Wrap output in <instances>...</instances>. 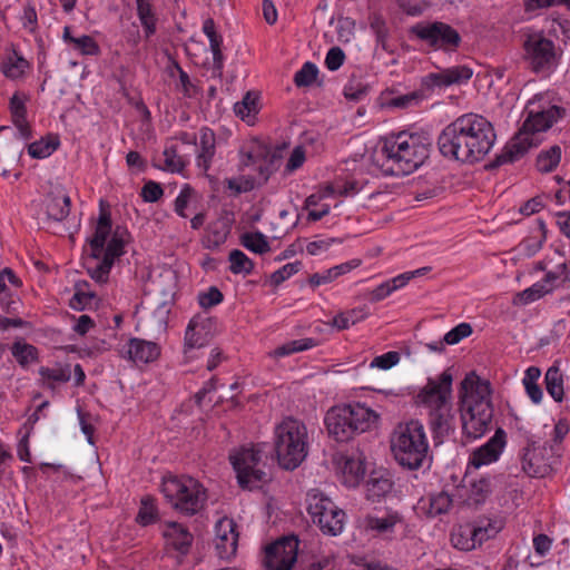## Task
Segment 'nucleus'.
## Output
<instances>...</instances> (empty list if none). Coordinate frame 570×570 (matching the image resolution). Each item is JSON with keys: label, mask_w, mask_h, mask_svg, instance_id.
<instances>
[{"label": "nucleus", "mask_w": 570, "mask_h": 570, "mask_svg": "<svg viewBox=\"0 0 570 570\" xmlns=\"http://www.w3.org/2000/svg\"><path fill=\"white\" fill-rule=\"evenodd\" d=\"M368 24L376 37V45L381 46L384 51L391 52L390 29L383 17L375 12L371 13Z\"/></svg>", "instance_id": "nucleus-34"}, {"label": "nucleus", "mask_w": 570, "mask_h": 570, "mask_svg": "<svg viewBox=\"0 0 570 570\" xmlns=\"http://www.w3.org/2000/svg\"><path fill=\"white\" fill-rule=\"evenodd\" d=\"M46 213L49 219L62 222L70 213V197L58 190L47 195Z\"/></svg>", "instance_id": "nucleus-28"}, {"label": "nucleus", "mask_w": 570, "mask_h": 570, "mask_svg": "<svg viewBox=\"0 0 570 570\" xmlns=\"http://www.w3.org/2000/svg\"><path fill=\"white\" fill-rule=\"evenodd\" d=\"M223 299V293L215 286H212L208 291L198 294V303L203 308L216 306L222 303Z\"/></svg>", "instance_id": "nucleus-57"}, {"label": "nucleus", "mask_w": 570, "mask_h": 570, "mask_svg": "<svg viewBox=\"0 0 570 570\" xmlns=\"http://www.w3.org/2000/svg\"><path fill=\"white\" fill-rule=\"evenodd\" d=\"M429 450L423 424L411 420L397 425V442L394 443V460L407 470L422 466Z\"/></svg>", "instance_id": "nucleus-4"}, {"label": "nucleus", "mask_w": 570, "mask_h": 570, "mask_svg": "<svg viewBox=\"0 0 570 570\" xmlns=\"http://www.w3.org/2000/svg\"><path fill=\"white\" fill-rule=\"evenodd\" d=\"M318 73L317 67L313 62H305L303 67L295 73L294 83L297 87H307L311 86Z\"/></svg>", "instance_id": "nucleus-50"}, {"label": "nucleus", "mask_w": 570, "mask_h": 570, "mask_svg": "<svg viewBox=\"0 0 570 570\" xmlns=\"http://www.w3.org/2000/svg\"><path fill=\"white\" fill-rule=\"evenodd\" d=\"M165 157V166L163 167L166 170L171 173H180L185 168V161L177 154L176 147H169L164 150Z\"/></svg>", "instance_id": "nucleus-53"}, {"label": "nucleus", "mask_w": 570, "mask_h": 570, "mask_svg": "<svg viewBox=\"0 0 570 570\" xmlns=\"http://www.w3.org/2000/svg\"><path fill=\"white\" fill-rule=\"evenodd\" d=\"M258 97L253 92H247L242 101L235 104L234 110L243 120L255 116L258 112Z\"/></svg>", "instance_id": "nucleus-46"}, {"label": "nucleus", "mask_w": 570, "mask_h": 570, "mask_svg": "<svg viewBox=\"0 0 570 570\" xmlns=\"http://www.w3.org/2000/svg\"><path fill=\"white\" fill-rule=\"evenodd\" d=\"M392 491V481L389 478L375 476L373 473L366 483V498L373 502L380 501Z\"/></svg>", "instance_id": "nucleus-37"}, {"label": "nucleus", "mask_w": 570, "mask_h": 570, "mask_svg": "<svg viewBox=\"0 0 570 570\" xmlns=\"http://www.w3.org/2000/svg\"><path fill=\"white\" fill-rule=\"evenodd\" d=\"M137 16L142 26L145 38L149 39L157 31V17L151 0H136Z\"/></svg>", "instance_id": "nucleus-32"}, {"label": "nucleus", "mask_w": 570, "mask_h": 570, "mask_svg": "<svg viewBox=\"0 0 570 570\" xmlns=\"http://www.w3.org/2000/svg\"><path fill=\"white\" fill-rule=\"evenodd\" d=\"M521 48L523 62L534 73L550 72L558 65L556 43L543 31L523 33Z\"/></svg>", "instance_id": "nucleus-6"}, {"label": "nucleus", "mask_w": 570, "mask_h": 570, "mask_svg": "<svg viewBox=\"0 0 570 570\" xmlns=\"http://www.w3.org/2000/svg\"><path fill=\"white\" fill-rule=\"evenodd\" d=\"M364 318V313L361 309H351L343 313L337 314L333 321L332 325L336 327L338 331L347 330L352 325H355L360 321Z\"/></svg>", "instance_id": "nucleus-49"}, {"label": "nucleus", "mask_w": 570, "mask_h": 570, "mask_svg": "<svg viewBox=\"0 0 570 570\" xmlns=\"http://www.w3.org/2000/svg\"><path fill=\"white\" fill-rule=\"evenodd\" d=\"M233 519L223 518L215 527V549L220 559H230L236 554L238 533Z\"/></svg>", "instance_id": "nucleus-17"}, {"label": "nucleus", "mask_w": 570, "mask_h": 570, "mask_svg": "<svg viewBox=\"0 0 570 570\" xmlns=\"http://www.w3.org/2000/svg\"><path fill=\"white\" fill-rule=\"evenodd\" d=\"M216 138L212 129L204 127L200 129L199 151L197 155V166L204 171L210 167L212 159L215 155Z\"/></svg>", "instance_id": "nucleus-30"}, {"label": "nucleus", "mask_w": 570, "mask_h": 570, "mask_svg": "<svg viewBox=\"0 0 570 570\" xmlns=\"http://www.w3.org/2000/svg\"><path fill=\"white\" fill-rule=\"evenodd\" d=\"M214 322L209 317L197 315L193 317L186 328L184 354L187 358L194 357V350L206 346L214 337Z\"/></svg>", "instance_id": "nucleus-14"}, {"label": "nucleus", "mask_w": 570, "mask_h": 570, "mask_svg": "<svg viewBox=\"0 0 570 570\" xmlns=\"http://www.w3.org/2000/svg\"><path fill=\"white\" fill-rule=\"evenodd\" d=\"M337 465L342 472L343 483L348 488L358 485L365 474L364 461L361 456L342 455L337 460Z\"/></svg>", "instance_id": "nucleus-27"}, {"label": "nucleus", "mask_w": 570, "mask_h": 570, "mask_svg": "<svg viewBox=\"0 0 570 570\" xmlns=\"http://www.w3.org/2000/svg\"><path fill=\"white\" fill-rule=\"evenodd\" d=\"M317 345L316 340L307 337L284 343L272 353L274 357H284L297 352L309 350Z\"/></svg>", "instance_id": "nucleus-39"}, {"label": "nucleus", "mask_w": 570, "mask_h": 570, "mask_svg": "<svg viewBox=\"0 0 570 570\" xmlns=\"http://www.w3.org/2000/svg\"><path fill=\"white\" fill-rule=\"evenodd\" d=\"M452 391V375L444 371L438 380L429 379L417 397L420 402L431 410L450 403Z\"/></svg>", "instance_id": "nucleus-15"}, {"label": "nucleus", "mask_w": 570, "mask_h": 570, "mask_svg": "<svg viewBox=\"0 0 570 570\" xmlns=\"http://www.w3.org/2000/svg\"><path fill=\"white\" fill-rule=\"evenodd\" d=\"M275 452L279 465L294 470L306 459L308 436L305 424L296 419L286 417L275 428Z\"/></svg>", "instance_id": "nucleus-3"}, {"label": "nucleus", "mask_w": 570, "mask_h": 570, "mask_svg": "<svg viewBox=\"0 0 570 570\" xmlns=\"http://www.w3.org/2000/svg\"><path fill=\"white\" fill-rule=\"evenodd\" d=\"M546 389L556 402H561L564 395L563 375L558 365L548 368L544 376Z\"/></svg>", "instance_id": "nucleus-36"}, {"label": "nucleus", "mask_w": 570, "mask_h": 570, "mask_svg": "<svg viewBox=\"0 0 570 570\" xmlns=\"http://www.w3.org/2000/svg\"><path fill=\"white\" fill-rule=\"evenodd\" d=\"M561 154V147L558 145H553L549 149L540 151L535 159L537 169L544 174L553 171L560 164Z\"/></svg>", "instance_id": "nucleus-35"}, {"label": "nucleus", "mask_w": 570, "mask_h": 570, "mask_svg": "<svg viewBox=\"0 0 570 570\" xmlns=\"http://www.w3.org/2000/svg\"><path fill=\"white\" fill-rule=\"evenodd\" d=\"M492 492L490 478H480L470 484L469 500L474 504H480L485 501L488 495Z\"/></svg>", "instance_id": "nucleus-44"}, {"label": "nucleus", "mask_w": 570, "mask_h": 570, "mask_svg": "<svg viewBox=\"0 0 570 570\" xmlns=\"http://www.w3.org/2000/svg\"><path fill=\"white\" fill-rule=\"evenodd\" d=\"M229 269L233 274L249 275L254 271V263L242 250L233 249L229 253Z\"/></svg>", "instance_id": "nucleus-42"}, {"label": "nucleus", "mask_w": 570, "mask_h": 570, "mask_svg": "<svg viewBox=\"0 0 570 570\" xmlns=\"http://www.w3.org/2000/svg\"><path fill=\"white\" fill-rule=\"evenodd\" d=\"M240 244L255 254L262 255L271 250V245L266 236L261 232L243 234Z\"/></svg>", "instance_id": "nucleus-41"}, {"label": "nucleus", "mask_w": 570, "mask_h": 570, "mask_svg": "<svg viewBox=\"0 0 570 570\" xmlns=\"http://www.w3.org/2000/svg\"><path fill=\"white\" fill-rule=\"evenodd\" d=\"M507 444V433L502 428L495 430L494 435L483 445L474 450L470 464L474 468L495 462Z\"/></svg>", "instance_id": "nucleus-19"}, {"label": "nucleus", "mask_w": 570, "mask_h": 570, "mask_svg": "<svg viewBox=\"0 0 570 570\" xmlns=\"http://www.w3.org/2000/svg\"><path fill=\"white\" fill-rule=\"evenodd\" d=\"M164 537L166 538L167 544L181 556H186L189 552L194 540L188 529L177 522H168L166 524Z\"/></svg>", "instance_id": "nucleus-26"}, {"label": "nucleus", "mask_w": 570, "mask_h": 570, "mask_svg": "<svg viewBox=\"0 0 570 570\" xmlns=\"http://www.w3.org/2000/svg\"><path fill=\"white\" fill-rule=\"evenodd\" d=\"M164 194L161 186L158 183L149 180L146 183L141 189V197L145 202L155 203L157 202Z\"/></svg>", "instance_id": "nucleus-61"}, {"label": "nucleus", "mask_w": 570, "mask_h": 570, "mask_svg": "<svg viewBox=\"0 0 570 570\" xmlns=\"http://www.w3.org/2000/svg\"><path fill=\"white\" fill-rule=\"evenodd\" d=\"M27 99L26 95L17 91L12 95L9 101L12 122L18 129V137L23 140H29L32 136L31 127L27 121Z\"/></svg>", "instance_id": "nucleus-24"}, {"label": "nucleus", "mask_w": 570, "mask_h": 570, "mask_svg": "<svg viewBox=\"0 0 570 570\" xmlns=\"http://www.w3.org/2000/svg\"><path fill=\"white\" fill-rule=\"evenodd\" d=\"M373 158L385 176L392 175V165L389 164L392 159V147L389 146L387 138L381 139L380 146L375 149Z\"/></svg>", "instance_id": "nucleus-43"}, {"label": "nucleus", "mask_w": 570, "mask_h": 570, "mask_svg": "<svg viewBox=\"0 0 570 570\" xmlns=\"http://www.w3.org/2000/svg\"><path fill=\"white\" fill-rule=\"evenodd\" d=\"M452 505V498L451 495L445 492L441 491L436 494L431 495L430 498V507H429V514L432 517L446 513Z\"/></svg>", "instance_id": "nucleus-48"}, {"label": "nucleus", "mask_w": 570, "mask_h": 570, "mask_svg": "<svg viewBox=\"0 0 570 570\" xmlns=\"http://www.w3.org/2000/svg\"><path fill=\"white\" fill-rule=\"evenodd\" d=\"M394 176L413 173L428 158L429 138L422 132L400 131L394 134Z\"/></svg>", "instance_id": "nucleus-7"}, {"label": "nucleus", "mask_w": 570, "mask_h": 570, "mask_svg": "<svg viewBox=\"0 0 570 570\" xmlns=\"http://www.w3.org/2000/svg\"><path fill=\"white\" fill-rule=\"evenodd\" d=\"M111 233V216L110 213L101 209L98 222L96 225V229L94 236L89 239V245L91 249V257L95 259H100L102 256L105 245L108 236Z\"/></svg>", "instance_id": "nucleus-25"}, {"label": "nucleus", "mask_w": 570, "mask_h": 570, "mask_svg": "<svg viewBox=\"0 0 570 570\" xmlns=\"http://www.w3.org/2000/svg\"><path fill=\"white\" fill-rule=\"evenodd\" d=\"M492 404H460L463 435L468 440H476L485 434L493 419Z\"/></svg>", "instance_id": "nucleus-12"}, {"label": "nucleus", "mask_w": 570, "mask_h": 570, "mask_svg": "<svg viewBox=\"0 0 570 570\" xmlns=\"http://www.w3.org/2000/svg\"><path fill=\"white\" fill-rule=\"evenodd\" d=\"M136 521L144 527L157 521V508L155 505V500L151 497H144L141 499Z\"/></svg>", "instance_id": "nucleus-45"}, {"label": "nucleus", "mask_w": 570, "mask_h": 570, "mask_svg": "<svg viewBox=\"0 0 570 570\" xmlns=\"http://www.w3.org/2000/svg\"><path fill=\"white\" fill-rule=\"evenodd\" d=\"M430 425L433 432V439L439 443L454 432L455 416L452 412L451 403L433 407L430 411Z\"/></svg>", "instance_id": "nucleus-23"}, {"label": "nucleus", "mask_w": 570, "mask_h": 570, "mask_svg": "<svg viewBox=\"0 0 570 570\" xmlns=\"http://www.w3.org/2000/svg\"><path fill=\"white\" fill-rule=\"evenodd\" d=\"M430 269L431 267H422L394 276V291L404 287L411 279L425 275Z\"/></svg>", "instance_id": "nucleus-62"}, {"label": "nucleus", "mask_w": 570, "mask_h": 570, "mask_svg": "<svg viewBox=\"0 0 570 570\" xmlns=\"http://www.w3.org/2000/svg\"><path fill=\"white\" fill-rule=\"evenodd\" d=\"M39 375L45 387L55 390L57 385L67 383L70 380L71 368L69 364L53 367L41 366Z\"/></svg>", "instance_id": "nucleus-31"}, {"label": "nucleus", "mask_w": 570, "mask_h": 570, "mask_svg": "<svg viewBox=\"0 0 570 570\" xmlns=\"http://www.w3.org/2000/svg\"><path fill=\"white\" fill-rule=\"evenodd\" d=\"M473 76V70L466 66H453L439 72H431L423 79V85L431 89L434 87H449L468 82Z\"/></svg>", "instance_id": "nucleus-20"}, {"label": "nucleus", "mask_w": 570, "mask_h": 570, "mask_svg": "<svg viewBox=\"0 0 570 570\" xmlns=\"http://www.w3.org/2000/svg\"><path fill=\"white\" fill-rule=\"evenodd\" d=\"M121 355L135 364H147L159 357L160 346L151 341L132 337L122 346Z\"/></svg>", "instance_id": "nucleus-21"}, {"label": "nucleus", "mask_w": 570, "mask_h": 570, "mask_svg": "<svg viewBox=\"0 0 570 570\" xmlns=\"http://www.w3.org/2000/svg\"><path fill=\"white\" fill-rule=\"evenodd\" d=\"M400 9L409 16H420L423 10V1L422 0H396Z\"/></svg>", "instance_id": "nucleus-63"}, {"label": "nucleus", "mask_w": 570, "mask_h": 570, "mask_svg": "<svg viewBox=\"0 0 570 570\" xmlns=\"http://www.w3.org/2000/svg\"><path fill=\"white\" fill-rule=\"evenodd\" d=\"M7 282L18 285L19 279L11 269L4 268L0 272V307L2 309L9 308V288L7 286Z\"/></svg>", "instance_id": "nucleus-51"}, {"label": "nucleus", "mask_w": 570, "mask_h": 570, "mask_svg": "<svg viewBox=\"0 0 570 570\" xmlns=\"http://www.w3.org/2000/svg\"><path fill=\"white\" fill-rule=\"evenodd\" d=\"M489 538L488 528L464 524L453 529L451 543L459 550L470 551Z\"/></svg>", "instance_id": "nucleus-22"}, {"label": "nucleus", "mask_w": 570, "mask_h": 570, "mask_svg": "<svg viewBox=\"0 0 570 570\" xmlns=\"http://www.w3.org/2000/svg\"><path fill=\"white\" fill-rule=\"evenodd\" d=\"M11 354L23 367L38 361V350L24 342H14L11 346Z\"/></svg>", "instance_id": "nucleus-40"}, {"label": "nucleus", "mask_w": 570, "mask_h": 570, "mask_svg": "<svg viewBox=\"0 0 570 570\" xmlns=\"http://www.w3.org/2000/svg\"><path fill=\"white\" fill-rule=\"evenodd\" d=\"M130 234L126 227L117 226L111 235L109 243L104 249L102 258L104 261H109L111 265L116 258L122 256L125 254V245L129 242Z\"/></svg>", "instance_id": "nucleus-29"}, {"label": "nucleus", "mask_w": 570, "mask_h": 570, "mask_svg": "<svg viewBox=\"0 0 570 570\" xmlns=\"http://www.w3.org/2000/svg\"><path fill=\"white\" fill-rule=\"evenodd\" d=\"M363 524H364L365 530H367V531L383 533V532L387 531L390 529V527H392V520H391L390 515H386L383 518L367 515L364 519Z\"/></svg>", "instance_id": "nucleus-56"}, {"label": "nucleus", "mask_w": 570, "mask_h": 570, "mask_svg": "<svg viewBox=\"0 0 570 570\" xmlns=\"http://www.w3.org/2000/svg\"><path fill=\"white\" fill-rule=\"evenodd\" d=\"M524 114L525 119L519 131L527 138L540 140L537 134L549 130L558 120L566 116L567 110L563 107L552 105L542 96H535L528 102Z\"/></svg>", "instance_id": "nucleus-9"}, {"label": "nucleus", "mask_w": 570, "mask_h": 570, "mask_svg": "<svg viewBox=\"0 0 570 570\" xmlns=\"http://www.w3.org/2000/svg\"><path fill=\"white\" fill-rule=\"evenodd\" d=\"M302 263L301 262H294L288 263L281 267L279 269L275 271L271 275V283L275 286L281 285L283 282H285L287 278L296 274L301 269Z\"/></svg>", "instance_id": "nucleus-54"}, {"label": "nucleus", "mask_w": 570, "mask_h": 570, "mask_svg": "<svg viewBox=\"0 0 570 570\" xmlns=\"http://www.w3.org/2000/svg\"><path fill=\"white\" fill-rule=\"evenodd\" d=\"M544 207L542 196H535L523 203L519 212L524 216L539 213Z\"/></svg>", "instance_id": "nucleus-64"}, {"label": "nucleus", "mask_w": 570, "mask_h": 570, "mask_svg": "<svg viewBox=\"0 0 570 570\" xmlns=\"http://www.w3.org/2000/svg\"><path fill=\"white\" fill-rule=\"evenodd\" d=\"M345 60V53L340 47H332L326 55L325 66L328 70H337Z\"/></svg>", "instance_id": "nucleus-58"}, {"label": "nucleus", "mask_w": 570, "mask_h": 570, "mask_svg": "<svg viewBox=\"0 0 570 570\" xmlns=\"http://www.w3.org/2000/svg\"><path fill=\"white\" fill-rule=\"evenodd\" d=\"M243 489H253L266 478L265 471L258 468L262 460L261 451L255 448H242L229 456Z\"/></svg>", "instance_id": "nucleus-10"}, {"label": "nucleus", "mask_w": 570, "mask_h": 570, "mask_svg": "<svg viewBox=\"0 0 570 570\" xmlns=\"http://www.w3.org/2000/svg\"><path fill=\"white\" fill-rule=\"evenodd\" d=\"M540 144L541 140L527 138L518 130L500 154L495 155L494 159L485 165V169L495 170L503 165L513 164L523 158L530 149L537 148Z\"/></svg>", "instance_id": "nucleus-13"}, {"label": "nucleus", "mask_w": 570, "mask_h": 570, "mask_svg": "<svg viewBox=\"0 0 570 570\" xmlns=\"http://www.w3.org/2000/svg\"><path fill=\"white\" fill-rule=\"evenodd\" d=\"M193 188L189 185H185L180 193L178 194L177 198L175 199V212L180 217H187L185 214V208L188 206L189 199L193 195Z\"/></svg>", "instance_id": "nucleus-60"}, {"label": "nucleus", "mask_w": 570, "mask_h": 570, "mask_svg": "<svg viewBox=\"0 0 570 570\" xmlns=\"http://www.w3.org/2000/svg\"><path fill=\"white\" fill-rule=\"evenodd\" d=\"M522 470L531 478H544L552 472V465L541 453L537 442L528 438L523 448Z\"/></svg>", "instance_id": "nucleus-18"}, {"label": "nucleus", "mask_w": 570, "mask_h": 570, "mask_svg": "<svg viewBox=\"0 0 570 570\" xmlns=\"http://www.w3.org/2000/svg\"><path fill=\"white\" fill-rule=\"evenodd\" d=\"M111 267L112 265L109 263V261H104L100 258V262L97 264V266L89 269V274L91 278L97 283L104 284L108 281Z\"/></svg>", "instance_id": "nucleus-59"}, {"label": "nucleus", "mask_w": 570, "mask_h": 570, "mask_svg": "<svg viewBox=\"0 0 570 570\" xmlns=\"http://www.w3.org/2000/svg\"><path fill=\"white\" fill-rule=\"evenodd\" d=\"M59 147L57 137L48 136L28 145V154L35 159L49 157Z\"/></svg>", "instance_id": "nucleus-38"}, {"label": "nucleus", "mask_w": 570, "mask_h": 570, "mask_svg": "<svg viewBox=\"0 0 570 570\" xmlns=\"http://www.w3.org/2000/svg\"><path fill=\"white\" fill-rule=\"evenodd\" d=\"M72 48L81 55L96 56L99 53V46L92 37L83 35L72 39Z\"/></svg>", "instance_id": "nucleus-52"}, {"label": "nucleus", "mask_w": 570, "mask_h": 570, "mask_svg": "<svg viewBox=\"0 0 570 570\" xmlns=\"http://www.w3.org/2000/svg\"><path fill=\"white\" fill-rule=\"evenodd\" d=\"M379 415L361 403L335 405L324 417L328 435L337 442H348L371 429Z\"/></svg>", "instance_id": "nucleus-2"}, {"label": "nucleus", "mask_w": 570, "mask_h": 570, "mask_svg": "<svg viewBox=\"0 0 570 570\" xmlns=\"http://www.w3.org/2000/svg\"><path fill=\"white\" fill-rule=\"evenodd\" d=\"M491 393L492 390L490 382L482 380L474 372H471L461 382L460 404H492Z\"/></svg>", "instance_id": "nucleus-16"}, {"label": "nucleus", "mask_w": 570, "mask_h": 570, "mask_svg": "<svg viewBox=\"0 0 570 570\" xmlns=\"http://www.w3.org/2000/svg\"><path fill=\"white\" fill-rule=\"evenodd\" d=\"M472 332V326L469 323H460L444 335L443 341L449 345L458 344L470 336Z\"/></svg>", "instance_id": "nucleus-55"}, {"label": "nucleus", "mask_w": 570, "mask_h": 570, "mask_svg": "<svg viewBox=\"0 0 570 570\" xmlns=\"http://www.w3.org/2000/svg\"><path fill=\"white\" fill-rule=\"evenodd\" d=\"M550 292H552V287H547L543 283H535L531 287L518 293L517 299L520 304L527 305L543 297Z\"/></svg>", "instance_id": "nucleus-47"}, {"label": "nucleus", "mask_w": 570, "mask_h": 570, "mask_svg": "<svg viewBox=\"0 0 570 570\" xmlns=\"http://www.w3.org/2000/svg\"><path fill=\"white\" fill-rule=\"evenodd\" d=\"M495 140L492 122L482 115L468 112L444 127L436 145L444 158L473 165L485 158Z\"/></svg>", "instance_id": "nucleus-1"}, {"label": "nucleus", "mask_w": 570, "mask_h": 570, "mask_svg": "<svg viewBox=\"0 0 570 570\" xmlns=\"http://www.w3.org/2000/svg\"><path fill=\"white\" fill-rule=\"evenodd\" d=\"M29 67L28 60L13 51L3 60L1 71L8 79L17 80L23 77Z\"/></svg>", "instance_id": "nucleus-33"}, {"label": "nucleus", "mask_w": 570, "mask_h": 570, "mask_svg": "<svg viewBox=\"0 0 570 570\" xmlns=\"http://www.w3.org/2000/svg\"><path fill=\"white\" fill-rule=\"evenodd\" d=\"M410 33L433 48L449 51L455 50L462 41L460 33L452 26L441 21L417 22L411 27Z\"/></svg>", "instance_id": "nucleus-11"}, {"label": "nucleus", "mask_w": 570, "mask_h": 570, "mask_svg": "<svg viewBox=\"0 0 570 570\" xmlns=\"http://www.w3.org/2000/svg\"><path fill=\"white\" fill-rule=\"evenodd\" d=\"M307 512L314 524L327 535H337L343 531L345 512L340 509L327 495L317 489L306 494Z\"/></svg>", "instance_id": "nucleus-8"}, {"label": "nucleus", "mask_w": 570, "mask_h": 570, "mask_svg": "<svg viewBox=\"0 0 570 570\" xmlns=\"http://www.w3.org/2000/svg\"><path fill=\"white\" fill-rule=\"evenodd\" d=\"M161 491L174 509L188 515L202 510L207 499L203 484L191 476L165 478Z\"/></svg>", "instance_id": "nucleus-5"}]
</instances>
